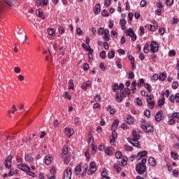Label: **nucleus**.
<instances>
[{
  "instance_id": "61",
  "label": "nucleus",
  "mask_w": 179,
  "mask_h": 179,
  "mask_svg": "<svg viewBox=\"0 0 179 179\" xmlns=\"http://www.w3.org/2000/svg\"><path fill=\"white\" fill-rule=\"evenodd\" d=\"M103 38L105 41H110V35H104Z\"/></svg>"
},
{
  "instance_id": "59",
  "label": "nucleus",
  "mask_w": 179,
  "mask_h": 179,
  "mask_svg": "<svg viewBox=\"0 0 179 179\" xmlns=\"http://www.w3.org/2000/svg\"><path fill=\"white\" fill-rule=\"evenodd\" d=\"M145 34V28L143 27H140V36H143Z\"/></svg>"
},
{
  "instance_id": "51",
  "label": "nucleus",
  "mask_w": 179,
  "mask_h": 179,
  "mask_svg": "<svg viewBox=\"0 0 179 179\" xmlns=\"http://www.w3.org/2000/svg\"><path fill=\"white\" fill-rule=\"evenodd\" d=\"M148 5V1H146V0H142L141 1V6L142 8H145V6H146Z\"/></svg>"
},
{
  "instance_id": "6",
  "label": "nucleus",
  "mask_w": 179,
  "mask_h": 179,
  "mask_svg": "<svg viewBox=\"0 0 179 179\" xmlns=\"http://www.w3.org/2000/svg\"><path fill=\"white\" fill-rule=\"evenodd\" d=\"M72 177V169L68 167L64 172L63 179H71Z\"/></svg>"
},
{
  "instance_id": "36",
  "label": "nucleus",
  "mask_w": 179,
  "mask_h": 179,
  "mask_svg": "<svg viewBox=\"0 0 179 179\" xmlns=\"http://www.w3.org/2000/svg\"><path fill=\"white\" fill-rule=\"evenodd\" d=\"M71 162V157L69 155H65L64 162L65 164H68Z\"/></svg>"
},
{
  "instance_id": "57",
  "label": "nucleus",
  "mask_w": 179,
  "mask_h": 179,
  "mask_svg": "<svg viewBox=\"0 0 179 179\" xmlns=\"http://www.w3.org/2000/svg\"><path fill=\"white\" fill-rule=\"evenodd\" d=\"M129 79H134L135 78V74H134V72L130 71L129 73Z\"/></svg>"
},
{
  "instance_id": "62",
  "label": "nucleus",
  "mask_w": 179,
  "mask_h": 179,
  "mask_svg": "<svg viewBox=\"0 0 179 179\" xmlns=\"http://www.w3.org/2000/svg\"><path fill=\"white\" fill-rule=\"evenodd\" d=\"M159 79V75L157 74H154L152 77V80H157Z\"/></svg>"
},
{
  "instance_id": "32",
  "label": "nucleus",
  "mask_w": 179,
  "mask_h": 179,
  "mask_svg": "<svg viewBox=\"0 0 179 179\" xmlns=\"http://www.w3.org/2000/svg\"><path fill=\"white\" fill-rule=\"evenodd\" d=\"M145 96L147 97L146 98L147 103L149 102V101H153L154 99H155V96L153 95L146 94Z\"/></svg>"
},
{
  "instance_id": "17",
  "label": "nucleus",
  "mask_w": 179,
  "mask_h": 179,
  "mask_svg": "<svg viewBox=\"0 0 179 179\" xmlns=\"http://www.w3.org/2000/svg\"><path fill=\"white\" fill-rule=\"evenodd\" d=\"M162 111H158L155 115V120L159 122V121H162Z\"/></svg>"
},
{
  "instance_id": "28",
  "label": "nucleus",
  "mask_w": 179,
  "mask_h": 179,
  "mask_svg": "<svg viewBox=\"0 0 179 179\" xmlns=\"http://www.w3.org/2000/svg\"><path fill=\"white\" fill-rule=\"evenodd\" d=\"M36 3H38V5H39V6H41V3H42V6H45L48 3V0H43V1L38 0L36 1Z\"/></svg>"
},
{
  "instance_id": "42",
  "label": "nucleus",
  "mask_w": 179,
  "mask_h": 179,
  "mask_svg": "<svg viewBox=\"0 0 179 179\" xmlns=\"http://www.w3.org/2000/svg\"><path fill=\"white\" fill-rule=\"evenodd\" d=\"M113 166H114V169L117 170V173H120L121 171V166H120L118 164H115Z\"/></svg>"
},
{
  "instance_id": "55",
  "label": "nucleus",
  "mask_w": 179,
  "mask_h": 179,
  "mask_svg": "<svg viewBox=\"0 0 179 179\" xmlns=\"http://www.w3.org/2000/svg\"><path fill=\"white\" fill-rule=\"evenodd\" d=\"M129 59L131 61V65H134L135 64V59H134V57L132 55H129Z\"/></svg>"
},
{
  "instance_id": "15",
  "label": "nucleus",
  "mask_w": 179,
  "mask_h": 179,
  "mask_svg": "<svg viewBox=\"0 0 179 179\" xmlns=\"http://www.w3.org/2000/svg\"><path fill=\"white\" fill-rule=\"evenodd\" d=\"M126 122L129 124V125H132L134 122V117H132L131 115H129L126 119Z\"/></svg>"
},
{
  "instance_id": "54",
  "label": "nucleus",
  "mask_w": 179,
  "mask_h": 179,
  "mask_svg": "<svg viewBox=\"0 0 179 179\" xmlns=\"http://www.w3.org/2000/svg\"><path fill=\"white\" fill-rule=\"evenodd\" d=\"M76 34L78 36H82V34H83V31H82V29H80V28H77L76 29Z\"/></svg>"
},
{
  "instance_id": "35",
  "label": "nucleus",
  "mask_w": 179,
  "mask_h": 179,
  "mask_svg": "<svg viewBox=\"0 0 179 179\" xmlns=\"http://www.w3.org/2000/svg\"><path fill=\"white\" fill-rule=\"evenodd\" d=\"M149 47H150L149 43H146L144 45L143 51H144L145 54H148L149 52Z\"/></svg>"
},
{
  "instance_id": "2",
  "label": "nucleus",
  "mask_w": 179,
  "mask_h": 179,
  "mask_svg": "<svg viewBox=\"0 0 179 179\" xmlns=\"http://www.w3.org/2000/svg\"><path fill=\"white\" fill-rule=\"evenodd\" d=\"M146 162L145 158H143L141 162H139L136 166V171L138 174H143L146 171Z\"/></svg>"
},
{
  "instance_id": "40",
  "label": "nucleus",
  "mask_w": 179,
  "mask_h": 179,
  "mask_svg": "<svg viewBox=\"0 0 179 179\" xmlns=\"http://www.w3.org/2000/svg\"><path fill=\"white\" fill-rule=\"evenodd\" d=\"M8 174H9V176H15V174H17V171L13 170V169H12V168H10Z\"/></svg>"
},
{
  "instance_id": "39",
  "label": "nucleus",
  "mask_w": 179,
  "mask_h": 179,
  "mask_svg": "<svg viewBox=\"0 0 179 179\" xmlns=\"http://www.w3.org/2000/svg\"><path fill=\"white\" fill-rule=\"evenodd\" d=\"M73 86H75V85L73 84V80H69V89H71L72 90H73Z\"/></svg>"
},
{
  "instance_id": "24",
  "label": "nucleus",
  "mask_w": 179,
  "mask_h": 179,
  "mask_svg": "<svg viewBox=\"0 0 179 179\" xmlns=\"http://www.w3.org/2000/svg\"><path fill=\"white\" fill-rule=\"evenodd\" d=\"M74 171H75V174L76 176H78V174H80V172L82 171V166L80 165H78L76 167Z\"/></svg>"
},
{
  "instance_id": "23",
  "label": "nucleus",
  "mask_w": 179,
  "mask_h": 179,
  "mask_svg": "<svg viewBox=\"0 0 179 179\" xmlns=\"http://www.w3.org/2000/svg\"><path fill=\"white\" fill-rule=\"evenodd\" d=\"M148 163L150 166H152V167H155V166H156V159H155V158L153 157H150L148 159Z\"/></svg>"
},
{
  "instance_id": "19",
  "label": "nucleus",
  "mask_w": 179,
  "mask_h": 179,
  "mask_svg": "<svg viewBox=\"0 0 179 179\" xmlns=\"http://www.w3.org/2000/svg\"><path fill=\"white\" fill-rule=\"evenodd\" d=\"M118 124H120V121L118 120H115L113 121L112 124V131H115V129H117V127H118Z\"/></svg>"
},
{
  "instance_id": "60",
  "label": "nucleus",
  "mask_w": 179,
  "mask_h": 179,
  "mask_svg": "<svg viewBox=\"0 0 179 179\" xmlns=\"http://www.w3.org/2000/svg\"><path fill=\"white\" fill-rule=\"evenodd\" d=\"M36 13H37L38 16H39V17H41V16H43V10L41 9H38L36 11Z\"/></svg>"
},
{
  "instance_id": "12",
  "label": "nucleus",
  "mask_w": 179,
  "mask_h": 179,
  "mask_svg": "<svg viewBox=\"0 0 179 179\" xmlns=\"http://www.w3.org/2000/svg\"><path fill=\"white\" fill-rule=\"evenodd\" d=\"M148 155V151H143V152H139L137 154V156L136 157V159L137 160H141L143 157H145V156Z\"/></svg>"
},
{
  "instance_id": "31",
  "label": "nucleus",
  "mask_w": 179,
  "mask_h": 179,
  "mask_svg": "<svg viewBox=\"0 0 179 179\" xmlns=\"http://www.w3.org/2000/svg\"><path fill=\"white\" fill-rule=\"evenodd\" d=\"M51 159L52 157L48 156V155H46L45 157V164H51Z\"/></svg>"
},
{
  "instance_id": "58",
  "label": "nucleus",
  "mask_w": 179,
  "mask_h": 179,
  "mask_svg": "<svg viewBox=\"0 0 179 179\" xmlns=\"http://www.w3.org/2000/svg\"><path fill=\"white\" fill-rule=\"evenodd\" d=\"M169 55L170 56V57H176V51H174V50H170L169 52Z\"/></svg>"
},
{
  "instance_id": "48",
  "label": "nucleus",
  "mask_w": 179,
  "mask_h": 179,
  "mask_svg": "<svg viewBox=\"0 0 179 179\" xmlns=\"http://www.w3.org/2000/svg\"><path fill=\"white\" fill-rule=\"evenodd\" d=\"M104 34V28L101 27L98 29V34L99 36H103V34Z\"/></svg>"
},
{
  "instance_id": "30",
  "label": "nucleus",
  "mask_w": 179,
  "mask_h": 179,
  "mask_svg": "<svg viewBox=\"0 0 179 179\" xmlns=\"http://www.w3.org/2000/svg\"><path fill=\"white\" fill-rule=\"evenodd\" d=\"M114 57H115V52H114V50H111L108 53V58H109V59H113Z\"/></svg>"
},
{
  "instance_id": "47",
  "label": "nucleus",
  "mask_w": 179,
  "mask_h": 179,
  "mask_svg": "<svg viewBox=\"0 0 179 179\" xmlns=\"http://www.w3.org/2000/svg\"><path fill=\"white\" fill-rule=\"evenodd\" d=\"M64 96L65 97V99H68V100H71V99H72V97L69 94V92H64Z\"/></svg>"
},
{
  "instance_id": "4",
  "label": "nucleus",
  "mask_w": 179,
  "mask_h": 179,
  "mask_svg": "<svg viewBox=\"0 0 179 179\" xmlns=\"http://www.w3.org/2000/svg\"><path fill=\"white\" fill-rule=\"evenodd\" d=\"M97 170V168L96 167V163L95 162H91L90 164V169H88L87 174L88 176H92V174H94Z\"/></svg>"
},
{
  "instance_id": "13",
  "label": "nucleus",
  "mask_w": 179,
  "mask_h": 179,
  "mask_svg": "<svg viewBox=\"0 0 179 179\" xmlns=\"http://www.w3.org/2000/svg\"><path fill=\"white\" fill-rule=\"evenodd\" d=\"M92 86V82L90 81H87L86 83H83L81 85V88L83 90H87V87H90Z\"/></svg>"
},
{
  "instance_id": "64",
  "label": "nucleus",
  "mask_w": 179,
  "mask_h": 179,
  "mask_svg": "<svg viewBox=\"0 0 179 179\" xmlns=\"http://www.w3.org/2000/svg\"><path fill=\"white\" fill-rule=\"evenodd\" d=\"M175 100L176 103H179V93H177L175 96Z\"/></svg>"
},
{
  "instance_id": "44",
  "label": "nucleus",
  "mask_w": 179,
  "mask_h": 179,
  "mask_svg": "<svg viewBox=\"0 0 179 179\" xmlns=\"http://www.w3.org/2000/svg\"><path fill=\"white\" fill-rule=\"evenodd\" d=\"M115 156L116 159H121V157H122V154L121 153V152L117 151L115 152Z\"/></svg>"
},
{
  "instance_id": "37",
  "label": "nucleus",
  "mask_w": 179,
  "mask_h": 179,
  "mask_svg": "<svg viewBox=\"0 0 179 179\" xmlns=\"http://www.w3.org/2000/svg\"><path fill=\"white\" fill-rule=\"evenodd\" d=\"M165 3L167 6H173L174 4V0H166Z\"/></svg>"
},
{
  "instance_id": "45",
  "label": "nucleus",
  "mask_w": 179,
  "mask_h": 179,
  "mask_svg": "<svg viewBox=\"0 0 179 179\" xmlns=\"http://www.w3.org/2000/svg\"><path fill=\"white\" fill-rule=\"evenodd\" d=\"M148 30H150V31H156V27L155 25L150 24L148 25Z\"/></svg>"
},
{
  "instance_id": "11",
  "label": "nucleus",
  "mask_w": 179,
  "mask_h": 179,
  "mask_svg": "<svg viewBox=\"0 0 179 179\" xmlns=\"http://www.w3.org/2000/svg\"><path fill=\"white\" fill-rule=\"evenodd\" d=\"M18 169H20V170H22V171H29L30 170V167H29L27 165L24 164H18Z\"/></svg>"
},
{
  "instance_id": "38",
  "label": "nucleus",
  "mask_w": 179,
  "mask_h": 179,
  "mask_svg": "<svg viewBox=\"0 0 179 179\" xmlns=\"http://www.w3.org/2000/svg\"><path fill=\"white\" fill-rule=\"evenodd\" d=\"M171 157L172 159H173V160H177V159H178V154L171 152Z\"/></svg>"
},
{
  "instance_id": "20",
  "label": "nucleus",
  "mask_w": 179,
  "mask_h": 179,
  "mask_svg": "<svg viewBox=\"0 0 179 179\" xmlns=\"http://www.w3.org/2000/svg\"><path fill=\"white\" fill-rule=\"evenodd\" d=\"M64 156H68V147H64L63 151L61 154V157L64 159Z\"/></svg>"
},
{
  "instance_id": "41",
  "label": "nucleus",
  "mask_w": 179,
  "mask_h": 179,
  "mask_svg": "<svg viewBox=\"0 0 179 179\" xmlns=\"http://www.w3.org/2000/svg\"><path fill=\"white\" fill-rule=\"evenodd\" d=\"M144 115H145L147 118H150V110L148 109L144 110Z\"/></svg>"
},
{
  "instance_id": "5",
  "label": "nucleus",
  "mask_w": 179,
  "mask_h": 179,
  "mask_svg": "<svg viewBox=\"0 0 179 179\" xmlns=\"http://www.w3.org/2000/svg\"><path fill=\"white\" fill-rule=\"evenodd\" d=\"M141 128L145 132H153V126L150 123L141 124Z\"/></svg>"
},
{
  "instance_id": "22",
  "label": "nucleus",
  "mask_w": 179,
  "mask_h": 179,
  "mask_svg": "<svg viewBox=\"0 0 179 179\" xmlns=\"http://www.w3.org/2000/svg\"><path fill=\"white\" fill-rule=\"evenodd\" d=\"M25 162H27V163H33V157H31V155H25Z\"/></svg>"
},
{
  "instance_id": "34",
  "label": "nucleus",
  "mask_w": 179,
  "mask_h": 179,
  "mask_svg": "<svg viewBox=\"0 0 179 179\" xmlns=\"http://www.w3.org/2000/svg\"><path fill=\"white\" fill-rule=\"evenodd\" d=\"M144 87L146 88V90H148V92L149 93H152V85H150L148 83H145V84H144Z\"/></svg>"
},
{
  "instance_id": "56",
  "label": "nucleus",
  "mask_w": 179,
  "mask_h": 179,
  "mask_svg": "<svg viewBox=\"0 0 179 179\" xmlns=\"http://www.w3.org/2000/svg\"><path fill=\"white\" fill-rule=\"evenodd\" d=\"M99 55L102 59H104V58H106V51L103 50L100 52Z\"/></svg>"
},
{
  "instance_id": "3",
  "label": "nucleus",
  "mask_w": 179,
  "mask_h": 179,
  "mask_svg": "<svg viewBox=\"0 0 179 179\" xmlns=\"http://www.w3.org/2000/svg\"><path fill=\"white\" fill-rule=\"evenodd\" d=\"M119 90L116 95V101L117 103H121L122 101V99H124L126 94L124 92V84L120 83L119 85Z\"/></svg>"
},
{
  "instance_id": "26",
  "label": "nucleus",
  "mask_w": 179,
  "mask_h": 179,
  "mask_svg": "<svg viewBox=\"0 0 179 179\" xmlns=\"http://www.w3.org/2000/svg\"><path fill=\"white\" fill-rule=\"evenodd\" d=\"M101 179H110V177H108V174L106 171H103L101 173Z\"/></svg>"
},
{
  "instance_id": "52",
  "label": "nucleus",
  "mask_w": 179,
  "mask_h": 179,
  "mask_svg": "<svg viewBox=\"0 0 179 179\" xmlns=\"http://www.w3.org/2000/svg\"><path fill=\"white\" fill-rule=\"evenodd\" d=\"M58 30L60 34H64L65 33V29L62 27H59Z\"/></svg>"
},
{
  "instance_id": "46",
  "label": "nucleus",
  "mask_w": 179,
  "mask_h": 179,
  "mask_svg": "<svg viewBox=\"0 0 179 179\" xmlns=\"http://www.w3.org/2000/svg\"><path fill=\"white\" fill-rule=\"evenodd\" d=\"M117 90H120V87L118 86V84L115 83L113 85V92H115Z\"/></svg>"
},
{
  "instance_id": "43",
  "label": "nucleus",
  "mask_w": 179,
  "mask_h": 179,
  "mask_svg": "<svg viewBox=\"0 0 179 179\" xmlns=\"http://www.w3.org/2000/svg\"><path fill=\"white\" fill-rule=\"evenodd\" d=\"M164 103H165L164 98H163L162 99H159L158 101V106H159V107H162V106H164Z\"/></svg>"
},
{
  "instance_id": "9",
  "label": "nucleus",
  "mask_w": 179,
  "mask_h": 179,
  "mask_svg": "<svg viewBox=\"0 0 179 179\" xmlns=\"http://www.w3.org/2000/svg\"><path fill=\"white\" fill-rule=\"evenodd\" d=\"M4 166L6 169H8V170H10V168L12 166V156H8L6 159Z\"/></svg>"
},
{
  "instance_id": "1",
  "label": "nucleus",
  "mask_w": 179,
  "mask_h": 179,
  "mask_svg": "<svg viewBox=\"0 0 179 179\" xmlns=\"http://www.w3.org/2000/svg\"><path fill=\"white\" fill-rule=\"evenodd\" d=\"M132 135H133V139L131 138H127L128 143H131L132 146H134L135 148H141V144H139V138L140 136L136 133V131L133 130L132 131Z\"/></svg>"
},
{
  "instance_id": "29",
  "label": "nucleus",
  "mask_w": 179,
  "mask_h": 179,
  "mask_svg": "<svg viewBox=\"0 0 179 179\" xmlns=\"http://www.w3.org/2000/svg\"><path fill=\"white\" fill-rule=\"evenodd\" d=\"M105 153H106V155H113V148H111V147H108V148L105 150Z\"/></svg>"
},
{
  "instance_id": "25",
  "label": "nucleus",
  "mask_w": 179,
  "mask_h": 179,
  "mask_svg": "<svg viewBox=\"0 0 179 179\" xmlns=\"http://www.w3.org/2000/svg\"><path fill=\"white\" fill-rule=\"evenodd\" d=\"M166 78H167V74L166 73H159V80L164 81L166 80Z\"/></svg>"
},
{
  "instance_id": "18",
  "label": "nucleus",
  "mask_w": 179,
  "mask_h": 179,
  "mask_svg": "<svg viewBox=\"0 0 179 179\" xmlns=\"http://www.w3.org/2000/svg\"><path fill=\"white\" fill-rule=\"evenodd\" d=\"M86 51H89L88 52V57H89V59L90 61V59H93V55H92V52H93V50L92 48H90V46H88V48H86Z\"/></svg>"
},
{
  "instance_id": "49",
  "label": "nucleus",
  "mask_w": 179,
  "mask_h": 179,
  "mask_svg": "<svg viewBox=\"0 0 179 179\" xmlns=\"http://www.w3.org/2000/svg\"><path fill=\"white\" fill-rule=\"evenodd\" d=\"M135 103H136L137 106H142L143 103H142V100H141L139 98H136L134 100Z\"/></svg>"
},
{
  "instance_id": "14",
  "label": "nucleus",
  "mask_w": 179,
  "mask_h": 179,
  "mask_svg": "<svg viewBox=\"0 0 179 179\" xmlns=\"http://www.w3.org/2000/svg\"><path fill=\"white\" fill-rule=\"evenodd\" d=\"M66 130V135L69 137L71 138V136H72L73 135V129H71V128H68L66 127L65 129Z\"/></svg>"
},
{
  "instance_id": "21",
  "label": "nucleus",
  "mask_w": 179,
  "mask_h": 179,
  "mask_svg": "<svg viewBox=\"0 0 179 179\" xmlns=\"http://www.w3.org/2000/svg\"><path fill=\"white\" fill-rule=\"evenodd\" d=\"M147 106L148 108H150V110H153V108H155V101L152 100L147 102Z\"/></svg>"
},
{
  "instance_id": "27",
  "label": "nucleus",
  "mask_w": 179,
  "mask_h": 179,
  "mask_svg": "<svg viewBox=\"0 0 179 179\" xmlns=\"http://www.w3.org/2000/svg\"><path fill=\"white\" fill-rule=\"evenodd\" d=\"M127 163H128V158H127V157H123L121 161L122 166L125 167V166H127Z\"/></svg>"
},
{
  "instance_id": "33",
  "label": "nucleus",
  "mask_w": 179,
  "mask_h": 179,
  "mask_svg": "<svg viewBox=\"0 0 179 179\" xmlns=\"http://www.w3.org/2000/svg\"><path fill=\"white\" fill-rule=\"evenodd\" d=\"M48 34L52 37L55 36V31L53 29H48Z\"/></svg>"
},
{
  "instance_id": "63",
  "label": "nucleus",
  "mask_w": 179,
  "mask_h": 179,
  "mask_svg": "<svg viewBox=\"0 0 179 179\" xmlns=\"http://www.w3.org/2000/svg\"><path fill=\"white\" fill-rule=\"evenodd\" d=\"M172 87L173 89H177V87H178V83H177V82H173L172 84Z\"/></svg>"
},
{
  "instance_id": "50",
  "label": "nucleus",
  "mask_w": 179,
  "mask_h": 179,
  "mask_svg": "<svg viewBox=\"0 0 179 179\" xmlns=\"http://www.w3.org/2000/svg\"><path fill=\"white\" fill-rule=\"evenodd\" d=\"M120 26H122V27H124L125 24H127V20H125V19L122 18L120 22Z\"/></svg>"
},
{
  "instance_id": "8",
  "label": "nucleus",
  "mask_w": 179,
  "mask_h": 179,
  "mask_svg": "<svg viewBox=\"0 0 179 179\" xmlns=\"http://www.w3.org/2000/svg\"><path fill=\"white\" fill-rule=\"evenodd\" d=\"M150 51L153 54L159 51V44L156 41H152L150 44Z\"/></svg>"
},
{
  "instance_id": "10",
  "label": "nucleus",
  "mask_w": 179,
  "mask_h": 179,
  "mask_svg": "<svg viewBox=\"0 0 179 179\" xmlns=\"http://www.w3.org/2000/svg\"><path fill=\"white\" fill-rule=\"evenodd\" d=\"M117 137H118V134H117V132H115V130H113L112 138L110 141V143L112 146L114 145V143L115 142V139H117Z\"/></svg>"
},
{
  "instance_id": "16",
  "label": "nucleus",
  "mask_w": 179,
  "mask_h": 179,
  "mask_svg": "<svg viewBox=\"0 0 179 179\" xmlns=\"http://www.w3.org/2000/svg\"><path fill=\"white\" fill-rule=\"evenodd\" d=\"M100 10H101V8H100V3H96L95 5V7L94 8V13L95 15H99V13H100Z\"/></svg>"
},
{
  "instance_id": "53",
  "label": "nucleus",
  "mask_w": 179,
  "mask_h": 179,
  "mask_svg": "<svg viewBox=\"0 0 179 179\" xmlns=\"http://www.w3.org/2000/svg\"><path fill=\"white\" fill-rule=\"evenodd\" d=\"M124 150L127 152H132V147L129 145H124Z\"/></svg>"
},
{
  "instance_id": "7",
  "label": "nucleus",
  "mask_w": 179,
  "mask_h": 179,
  "mask_svg": "<svg viewBox=\"0 0 179 179\" xmlns=\"http://www.w3.org/2000/svg\"><path fill=\"white\" fill-rule=\"evenodd\" d=\"M126 36H129V37H131V40L133 41H136V35H135V33L134 32V30L132 28H129L127 31Z\"/></svg>"
}]
</instances>
